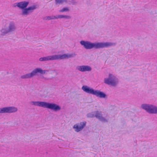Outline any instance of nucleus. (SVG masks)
<instances>
[{
  "mask_svg": "<svg viewBox=\"0 0 157 157\" xmlns=\"http://www.w3.org/2000/svg\"><path fill=\"white\" fill-rule=\"evenodd\" d=\"M80 43L86 49H91L93 48L98 49L114 46L116 44V43H114L106 42L92 43L88 41L84 40L81 41L80 42Z\"/></svg>",
  "mask_w": 157,
  "mask_h": 157,
  "instance_id": "obj_1",
  "label": "nucleus"
},
{
  "mask_svg": "<svg viewBox=\"0 0 157 157\" xmlns=\"http://www.w3.org/2000/svg\"><path fill=\"white\" fill-rule=\"evenodd\" d=\"M29 4V2L27 1H23L18 3L17 7L22 9L21 15L22 16L26 17L30 15L34 10L37 8V6L36 5L27 8Z\"/></svg>",
  "mask_w": 157,
  "mask_h": 157,
  "instance_id": "obj_2",
  "label": "nucleus"
},
{
  "mask_svg": "<svg viewBox=\"0 0 157 157\" xmlns=\"http://www.w3.org/2000/svg\"><path fill=\"white\" fill-rule=\"evenodd\" d=\"M30 103L32 105L47 108L55 112L58 111L61 109L59 105L55 103L40 101H31Z\"/></svg>",
  "mask_w": 157,
  "mask_h": 157,
  "instance_id": "obj_3",
  "label": "nucleus"
},
{
  "mask_svg": "<svg viewBox=\"0 0 157 157\" xmlns=\"http://www.w3.org/2000/svg\"><path fill=\"white\" fill-rule=\"evenodd\" d=\"M82 90L85 92L94 95L97 97L101 98H107L106 95L102 92L98 90H95L93 88L89 87L86 86H83L82 88Z\"/></svg>",
  "mask_w": 157,
  "mask_h": 157,
  "instance_id": "obj_4",
  "label": "nucleus"
},
{
  "mask_svg": "<svg viewBox=\"0 0 157 157\" xmlns=\"http://www.w3.org/2000/svg\"><path fill=\"white\" fill-rule=\"evenodd\" d=\"M141 108L150 114L157 113V107L149 104H143L141 105Z\"/></svg>",
  "mask_w": 157,
  "mask_h": 157,
  "instance_id": "obj_5",
  "label": "nucleus"
},
{
  "mask_svg": "<svg viewBox=\"0 0 157 157\" xmlns=\"http://www.w3.org/2000/svg\"><path fill=\"white\" fill-rule=\"evenodd\" d=\"M104 82L107 84L112 86H115L118 82V80L115 77L111 74L109 75L108 78H105Z\"/></svg>",
  "mask_w": 157,
  "mask_h": 157,
  "instance_id": "obj_6",
  "label": "nucleus"
},
{
  "mask_svg": "<svg viewBox=\"0 0 157 157\" xmlns=\"http://www.w3.org/2000/svg\"><path fill=\"white\" fill-rule=\"evenodd\" d=\"M17 108L12 106L4 107L0 108V113H12L16 112L17 111Z\"/></svg>",
  "mask_w": 157,
  "mask_h": 157,
  "instance_id": "obj_7",
  "label": "nucleus"
},
{
  "mask_svg": "<svg viewBox=\"0 0 157 157\" xmlns=\"http://www.w3.org/2000/svg\"><path fill=\"white\" fill-rule=\"evenodd\" d=\"M48 72V71L43 70L40 68H36L33 70L30 73L32 77L36 75H38L39 73L40 74H44L46 72Z\"/></svg>",
  "mask_w": 157,
  "mask_h": 157,
  "instance_id": "obj_8",
  "label": "nucleus"
},
{
  "mask_svg": "<svg viewBox=\"0 0 157 157\" xmlns=\"http://www.w3.org/2000/svg\"><path fill=\"white\" fill-rule=\"evenodd\" d=\"M7 29L10 33H13L17 29L15 23L13 21H10L9 23Z\"/></svg>",
  "mask_w": 157,
  "mask_h": 157,
  "instance_id": "obj_9",
  "label": "nucleus"
},
{
  "mask_svg": "<svg viewBox=\"0 0 157 157\" xmlns=\"http://www.w3.org/2000/svg\"><path fill=\"white\" fill-rule=\"evenodd\" d=\"M76 55V54L75 53L58 55H56L57 60L68 59L71 57H74Z\"/></svg>",
  "mask_w": 157,
  "mask_h": 157,
  "instance_id": "obj_10",
  "label": "nucleus"
},
{
  "mask_svg": "<svg viewBox=\"0 0 157 157\" xmlns=\"http://www.w3.org/2000/svg\"><path fill=\"white\" fill-rule=\"evenodd\" d=\"M77 70L81 72L90 71L92 70L91 67L88 65L78 66H77Z\"/></svg>",
  "mask_w": 157,
  "mask_h": 157,
  "instance_id": "obj_11",
  "label": "nucleus"
},
{
  "mask_svg": "<svg viewBox=\"0 0 157 157\" xmlns=\"http://www.w3.org/2000/svg\"><path fill=\"white\" fill-rule=\"evenodd\" d=\"M57 60L56 55L48 56L40 58L39 60L40 61H47Z\"/></svg>",
  "mask_w": 157,
  "mask_h": 157,
  "instance_id": "obj_12",
  "label": "nucleus"
},
{
  "mask_svg": "<svg viewBox=\"0 0 157 157\" xmlns=\"http://www.w3.org/2000/svg\"><path fill=\"white\" fill-rule=\"evenodd\" d=\"M86 122H80L79 126L77 124L74 125L73 127L74 128L76 129L75 131L78 132L82 130L86 126Z\"/></svg>",
  "mask_w": 157,
  "mask_h": 157,
  "instance_id": "obj_13",
  "label": "nucleus"
},
{
  "mask_svg": "<svg viewBox=\"0 0 157 157\" xmlns=\"http://www.w3.org/2000/svg\"><path fill=\"white\" fill-rule=\"evenodd\" d=\"M95 117L100 121L104 122H108V121L102 117L101 112L95 111Z\"/></svg>",
  "mask_w": 157,
  "mask_h": 157,
  "instance_id": "obj_14",
  "label": "nucleus"
},
{
  "mask_svg": "<svg viewBox=\"0 0 157 157\" xmlns=\"http://www.w3.org/2000/svg\"><path fill=\"white\" fill-rule=\"evenodd\" d=\"M7 28H2L0 31V37L6 35L7 34L10 33Z\"/></svg>",
  "mask_w": 157,
  "mask_h": 157,
  "instance_id": "obj_15",
  "label": "nucleus"
},
{
  "mask_svg": "<svg viewBox=\"0 0 157 157\" xmlns=\"http://www.w3.org/2000/svg\"><path fill=\"white\" fill-rule=\"evenodd\" d=\"M58 19V16L57 15V16H46L44 17V20H50L52 19Z\"/></svg>",
  "mask_w": 157,
  "mask_h": 157,
  "instance_id": "obj_16",
  "label": "nucleus"
},
{
  "mask_svg": "<svg viewBox=\"0 0 157 157\" xmlns=\"http://www.w3.org/2000/svg\"><path fill=\"white\" fill-rule=\"evenodd\" d=\"M32 77L30 73L22 75L21 77V78L23 79L29 78Z\"/></svg>",
  "mask_w": 157,
  "mask_h": 157,
  "instance_id": "obj_17",
  "label": "nucleus"
},
{
  "mask_svg": "<svg viewBox=\"0 0 157 157\" xmlns=\"http://www.w3.org/2000/svg\"><path fill=\"white\" fill-rule=\"evenodd\" d=\"M58 18H65L67 19H70L71 18V17L68 15H58Z\"/></svg>",
  "mask_w": 157,
  "mask_h": 157,
  "instance_id": "obj_18",
  "label": "nucleus"
},
{
  "mask_svg": "<svg viewBox=\"0 0 157 157\" xmlns=\"http://www.w3.org/2000/svg\"><path fill=\"white\" fill-rule=\"evenodd\" d=\"M95 111L88 113L87 114V117L89 118H92L95 117Z\"/></svg>",
  "mask_w": 157,
  "mask_h": 157,
  "instance_id": "obj_19",
  "label": "nucleus"
},
{
  "mask_svg": "<svg viewBox=\"0 0 157 157\" xmlns=\"http://www.w3.org/2000/svg\"><path fill=\"white\" fill-rule=\"evenodd\" d=\"M56 4H62L63 3H67V0H56Z\"/></svg>",
  "mask_w": 157,
  "mask_h": 157,
  "instance_id": "obj_20",
  "label": "nucleus"
},
{
  "mask_svg": "<svg viewBox=\"0 0 157 157\" xmlns=\"http://www.w3.org/2000/svg\"><path fill=\"white\" fill-rule=\"evenodd\" d=\"M67 3H68L69 4H73L75 5L77 3V2H76L75 0H67Z\"/></svg>",
  "mask_w": 157,
  "mask_h": 157,
  "instance_id": "obj_21",
  "label": "nucleus"
},
{
  "mask_svg": "<svg viewBox=\"0 0 157 157\" xmlns=\"http://www.w3.org/2000/svg\"><path fill=\"white\" fill-rule=\"evenodd\" d=\"M69 11L68 8L67 7H65L59 10V12H67Z\"/></svg>",
  "mask_w": 157,
  "mask_h": 157,
  "instance_id": "obj_22",
  "label": "nucleus"
},
{
  "mask_svg": "<svg viewBox=\"0 0 157 157\" xmlns=\"http://www.w3.org/2000/svg\"><path fill=\"white\" fill-rule=\"evenodd\" d=\"M17 4H18V3H15L13 4V6L14 7H17Z\"/></svg>",
  "mask_w": 157,
  "mask_h": 157,
  "instance_id": "obj_23",
  "label": "nucleus"
}]
</instances>
